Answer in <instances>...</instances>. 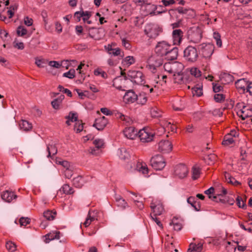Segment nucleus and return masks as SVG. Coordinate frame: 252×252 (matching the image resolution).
<instances>
[{
  "instance_id": "obj_32",
  "label": "nucleus",
  "mask_w": 252,
  "mask_h": 252,
  "mask_svg": "<svg viewBox=\"0 0 252 252\" xmlns=\"http://www.w3.org/2000/svg\"><path fill=\"white\" fill-rule=\"evenodd\" d=\"M118 155L121 159L125 160L129 157V153L124 148H120L118 151Z\"/></svg>"
},
{
  "instance_id": "obj_21",
  "label": "nucleus",
  "mask_w": 252,
  "mask_h": 252,
  "mask_svg": "<svg viewBox=\"0 0 252 252\" xmlns=\"http://www.w3.org/2000/svg\"><path fill=\"white\" fill-rule=\"evenodd\" d=\"M172 36L174 43L180 44L183 36V32L180 29L175 30L173 31Z\"/></svg>"
},
{
  "instance_id": "obj_55",
  "label": "nucleus",
  "mask_w": 252,
  "mask_h": 252,
  "mask_svg": "<svg viewBox=\"0 0 252 252\" xmlns=\"http://www.w3.org/2000/svg\"><path fill=\"white\" fill-rule=\"evenodd\" d=\"M236 204L239 208H244L246 205L241 197L238 196L236 198Z\"/></svg>"
},
{
  "instance_id": "obj_62",
  "label": "nucleus",
  "mask_w": 252,
  "mask_h": 252,
  "mask_svg": "<svg viewBox=\"0 0 252 252\" xmlns=\"http://www.w3.org/2000/svg\"><path fill=\"white\" fill-rule=\"evenodd\" d=\"M48 64L51 67H53L56 68H59L62 66V64L57 61H50L48 62Z\"/></svg>"
},
{
  "instance_id": "obj_41",
  "label": "nucleus",
  "mask_w": 252,
  "mask_h": 252,
  "mask_svg": "<svg viewBox=\"0 0 252 252\" xmlns=\"http://www.w3.org/2000/svg\"><path fill=\"white\" fill-rule=\"evenodd\" d=\"M200 168L196 166H193L192 169V178L193 180L198 179L200 175Z\"/></svg>"
},
{
  "instance_id": "obj_35",
  "label": "nucleus",
  "mask_w": 252,
  "mask_h": 252,
  "mask_svg": "<svg viewBox=\"0 0 252 252\" xmlns=\"http://www.w3.org/2000/svg\"><path fill=\"white\" fill-rule=\"evenodd\" d=\"M56 215V212L54 211L47 210L43 213L44 217L48 220H53Z\"/></svg>"
},
{
  "instance_id": "obj_18",
  "label": "nucleus",
  "mask_w": 252,
  "mask_h": 252,
  "mask_svg": "<svg viewBox=\"0 0 252 252\" xmlns=\"http://www.w3.org/2000/svg\"><path fill=\"white\" fill-rule=\"evenodd\" d=\"M124 134L126 138L134 139L137 134V131L134 127L130 126L125 129Z\"/></svg>"
},
{
  "instance_id": "obj_30",
  "label": "nucleus",
  "mask_w": 252,
  "mask_h": 252,
  "mask_svg": "<svg viewBox=\"0 0 252 252\" xmlns=\"http://www.w3.org/2000/svg\"><path fill=\"white\" fill-rule=\"evenodd\" d=\"M192 92L194 96L196 95L198 97L201 96L203 94L202 85L197 84L192 88Z\"/></svg>"
},
{
  "instance_id": "obj_60",
  "label": "nucleus",
  "mask_w": 252,
  "mask_h": 252,
  "mask_svg": "<svg viewBox=\"0 0 252 252\" xmlns=\"http://www.w3.org/2000/svg\"><path fill=\"white\" fill-rule=\"evenodd\" d=\"M232 78H234V77L231 74H229L226 72H221L219 75V79H231Z\"/></svg>"
},
{
  "instance_id": "obj_17",
  "label": "nucleus",
  "mask_w": 252,
  "mask_h": 252,
  "mask_svg": "<svg viewBox=\"0 0 252 252\" xmlns=\"http://www.w3.org/2000/svg\"><path fill=\"white\" fill-rule=\"evenodd\" d=\"M124 101L126 104L134 102L136 99V94L132 90L126 92L123 97Z\"/></svg>"
},
{
  "instance_id": "obj_54",
  "label": "nucleus",
  "mask_w": 252,
  "mask_h": 252,
  "mask_svg": "<svg viewBox=\"0 0 252 252\" xmlns=\"http://www.w3.org/2000/svg\"><path fill=\"white\" fill-rule=\"evenodd\" d=\"M57 162L62 165L65 170L71 168L70 163L66 160H57Z\"/></svg>"
},
{
  "instance_id": "obj_64",
  "label": "nucleus",
  "mask_w": 252,
  "mask_h": 252,
  "mask_svg": "<svg viewBox=\"0 0 252 252\" xmlns=\"http://www.w3.org/2000/svg\"><path fill=\"white\" fill-rule=\"evenodd\" d=\"M95 211H90L88 214V217L89 218V219L91 220V221L93 222L95 220H97L96 216H95Z\"/></svg>"
},
{
  "instance_id": "obj_16",
  "label": "nucleus",
  "mask_w": 252,
  "mask_h": 252,
  "mask_svg": "<svg viewBox=\"0 0 252 252\" xmlns=\"http://www.w3.org/2000/svg\"><path fill=\"white\" fill-rule=\"evenodd\" d=\"M178 56V48L177 47L171 48V47L164 58L167 61H174L177 59Z\"/></svg>"
},
{
  "instance_id": "obj_52",
  "label": "nucleus",
  "mask_w": 252,
  "mask_h": 252,
  "mask_svg": "<svg viewBox=\"0 0 252 252\" xmlns=\"http://www.w3.org/2000/svg\"><path fill=\"white\" fill-rule=\"evenodd\" d=\"M78 15H80V17L87 16V18H90V17L91 16V12L88 11H77L75 13V16H78Z\"/></svg>"
},
{
  "instance_id": "obj_57",
  "label": "nucleus",
  "mask_w": 252,
  "mask_h": 252,
  "mask_svg": "<svg viewBox=\"0 0 252 252\" xmlns=\"http://www.w3.org/2000/svg\"><path fill=\"white\" fill-rule=\"evenodd\" d=\"M121 10L126 11L125 14L126 15H130L131 13V6L129 4H125L122 7Z\"/></svg>"
},
{
  "instance_id": "obj_7",
  "label": "nucleus",
  "mask_w": 252,
  "mask_h": 252,
  "mask_svg": "<svg viewBox=\"0 0 252 252\" xmlns=\"http://www.w3.org/2000/svg\"><path fill=\"white\" fill-rule=\"evenodd\" d=\"M150 207L155 216L161 215L164 211L163 204L160 200H153Z\"/></svg>"
},
{
  "instance_id": "obj_10",
  "label": "nucleus",
  "mask_w": 252,
  "mask_h": 252,
  "mask_svg": "<svg viewBox=\"0 0 252 252\" xmlns=\"http://www.w3.org/2000/svg\"><path fill=\"white\" fill-rule=\"evenodd\" d=\"M227 190L222 187V191L221 193H218L217 195L219 198L220 201L224 204H228L230 205H233L235 203L234 198L232 196H225L223 195L226 194Z\"/></svg>"
},
{
  "instance_id": "obj_13",
  "label": "nucleus",
  "mask_w": 252,
  "mask_h": 252,
  "mask_svg": "<svg viewBox=\"0 0 252 252\" xmlns=\"http://www.w3.org/2000/svg\"><path fill=\"white\" fill-rule=\"evenodd\" d=\"M237 114L244 120L252 116V107L250 106H243V108L238 111Z\"/></svg>"
},
{
  "instance_id": "obj_42",
  "label": "nucleus",
  "mask_w": 252,
  "mask_h": 252,
  "mask_svg": "<svg viewBox=\"0 0 252 252\" xmlns=\"http://www.w3.org/2000/svg\"><path fill=\"white\" fill-rule=\"evenodd\" d=\"M6 249L9 252H13L16 250V246L14 243L12 241H8L5 245Z\"/></svg>"
},
{
  "instance_id": "obj_59",
  "label": "nucleus",
  "mask_w": 252,
  "mask_h": 252,
  "mask_svg": "<svg viewBox=\"0 0 252 252\" xmlns=\"http://www.w3.org/2000/svg\"><path fill=\"white\" fill-rule=\"evenodd\" d=\"M19 222L21 226H26L30 222V219L28 218L22 217L19 220Z\"/></svg>"
},
{
  "instance_id": "obj_58",
  "label": "nucleus",
  "mask_w": 252,
  "mask_h": 252,
  "mask_svg": "<svg viewBox=\"0 0 252 252\" xmlns=\"http://www.w3.org/2000/svg\"><path fill=\"white\" fill-rule=\"evenodd\" d=\"M17 9L16 5H12L9 7V9L7 11V15L9 16V18H11L13 16L14 13V11Z\"/></svg>"
},
{
  "instance_id": "obj_28",
  "label": "nucleus",
  "mask_w": 252,
  "mask_h": 252,
  "mask_svg": "<svg viewBox=\"0 0 252 252\" xmlns=\"http://www.w3.org/2000/svg\"><path fill=\"white\" fill-rule=\"evenodd\" d=\"M85 183L83 177L81 176H78L73 178L72 181L73 185L74 187L78 188H81Z\"/></svg>"
},
{
  "instance_id": "obj_39",
  "label": "nucleus",
  "mask_w": 252,
  "mask_h": 252,
  "mask_svg": "<svg viewBox=\"0 0 252 252\" xmlns=\"http://www.w3.org/2000/svg\"><path fill=\"white\" fill-rule=\"evenodd\" d=\"M135 63V59L133 56H127L123 61L122 63L124 65L129 66Z\"/></svg>"
},
{
  "instance_id": "obj_33",
  "label": "nucleus",
  "mask_w": 252,
  "mask_h": 252,
  "mask_svg": "<svg viewBox=\"0 0 252 252\" xmlns=\"http://www.w3.org/2000/svg\"><path fill=\"white\" fill-rule=\"evenodd\" d=\"M235 84L238 89H241L243 91H245L247 89V86L249 84L245 81V80H237Z\"/></svg>"
},
{
  "instance_id": "obj_11",
  "label": "nucleus",
  "mask_w": 252,
  "mask_h": 252,
  "mask_svg": "<svg viewBox=\"0 0 252 252\" xmlns=\"http://www.w3.org/2000/svg\"><path fill=\"white\" fill-rule=\"evenodd\" d=\"M202 37V32L200 29L196 28L190 32L189 38L191 42L196 43L200 41Z\"/></svg>"
},
{
  "instance_id": "obj_48",
  "label": "nucleus",
  "mask_w": 252,
  "mask_h": 252,
  "mask_svg": "<svg viewBox=\"0 0 252 252\" xmlns=\"http://www.w3.org/2000/svg\"><path fill=\"white\" fill-rule=\"evenodd\" d=\"M129 193L135 196V198H133L134 202H137L138 203L137 206L140 209H142L143 208V204L142 201L139 200L140 198H141V196L139 195L138 196L136 195V194L132 191H129Z\"/></svg>"
},
{
  "instance_id": "obj_29",
  "label": "nucleus",
  "mask_w": 252,
  "mask_h": 252,
  "mask_svg": "<svg viewBox=\"0 0 252 252\" xmlns=\"http://www.w3.org/2000/svg\"><path fill=\"white\" fill-rule=\"evenodd\" d=\"M20 127L24 131H30L32 129V124L26 120H22L19 124Z\"/></svg>"
},
{
  "instance_id": "obj_37",
  "label": "nucleus",
  "mask_w": 252,
  "mask_h": 252,
  "mask_svg": "<svg viewBox=\"0 0 252 252\" xmlns=\"http://www.w3.org/2000/svg\"><path fill=\"white\" fill-rule=\"evenodd\" d=\"M48 152L47 157H50L51 155H55L57 153V148L54 144H48L47 146Z\"/></svg>"
},
{
  "instance_id": "obj_2",
  "label": "nucleus",
  "mask_w": 252,
  "mask_h": 252,
  "mask_svg": "<svg viewBox=\"0 0 252 252\" xmlns=\"http://www.w3.org/2000/svg\"><path fill=\"white\" fill-rule=\"evenodd\" d=\"M199 52L193 46H189L184 51V58L189 63L195 62L198 58Z\"/></svg>"
},
{
  "instance_id": "obj_15",
  "label": "nucleus",
  "mask_w": 252,
  "mask_h": 252,
  "mask_svg": "<svg viewBox=\"0 0 252 252\" xmlns=\"http://www.w3.org/2000/svg\"><path fill=\"white\" fill-rule=\"evenodd\" d=\"M115 203L121 210H125L128 207L127 203L120 195L115 194L114 195Z\"/></svg>"
},
{
  "instance_id": "obj_23",
  "label": "nucleus",
  "mask_w": 252,
  "mask_h": 252,
  "mask_svg": "<svg viewBox=\"0 0 252 252\" xmlns=\"http://www.w3.org/2000/svg\"><path fill=\"white\" fill-rule=\"evenodd\" d=\"M136 169L139 172L142 173L146 177L148 173V168L145 163L138 162L136 165Z\"/></svg>"
},
{
  "instance_id": "obj_24",
  "label": "nucleus",
  "mask_w": 252,
  "mask_h": 252,
  "mask_svg": "<svg viewBox=\"0 0 252 252\" xmlns=\"http://www.w3.org/2000/svg\"><path fill=\"white\" fill-rule=\"evenodd\" d=\"M203 249V244L199 243L197 244H190L189 248L188 249V252H201Z\"/></svg>"
},
{
  "instance_id": "obj_40",
  "label": "nucleus",
  "mask_w": 252,
  "mask_h": 252,
  "mask_svg": "<svg viewBox=\"0 0 252 252\" xmlns=\"http://www.w3.org/2000/svg\"><path fill=\"white\" fill-rule=\"evenodd\" d=\"M214 188L213 187H211L207 190H205L204 193L206 194H207L209 195V198L212 200L214 201H217L218 197V196L217 195H212V194L214 193Z\"/></svg>"
},
{
  "instance_id": "obj_20",
  "label": "nucleus",
  "mask_w": 252,
  "mask_h": 252,
  "mask_svg": "<svg viewBox=\"0 0 252 252\" xmlns=\"http://www.w3.org/2000/svg\"><path fill=\"white\" fill-rule=\"evenodd\" d=\"M60 232L58 231H52L45 235V242L49 243L51 240L59 239L60 238Z\"/></svg>"
},
{
  "instance_id": "obj_51",
  "label": "nucleus",
  "mask_w": 252,
  "mask_h": 252,
  "mask_svg": "<svg viewBox=\"0 0 252 252\" xmlns=\"http://www.w3.org/2000/svg\"><path fill=\"white\" fill-rule=\"evenodd\" d=\"M75 70L74 69H70L68 71L63 74V77L73 79L75 77Z\"/></svg>"
},
{
  "instance_id": "obj_61",
  "label": "nucleus",
  "mask_w": 252,
  "mask_h": 252,
  "mask_svg": "<svg viewBox=\"0 0 252 252\" xmlns=\"http://www.w3.org/2000/svg\"><path fill=\"white\" fill-rule=\"evenodd\" d=\"M61 103V100L59 98H56L51 102V104L54 109H57L59 107V105Z\"/></svg>"
},
{
  "instance_id": "obj_36",
  "label": "nucleus",
  "mask_w": 252,
  "mask_h": 252,
  "mask_svg": "<svg viewBox=\"0 0 252 252\" xmlns=\"http://www.w3.org/2000/svg\"><path fill=\"white\" fill-rule=\"evenodd\" d=\"M128 75L131 79H141L143 73L140 71L132 70L129 71Z\"/></svg>"
},
{
  "instance_id": "obj_63",
  "label": "nucleus",
  "mask_w": 252,
  "mask_h": 252,
  "mask_svg": "<svg viewBox=\"0 0 252 252\" xmlns=\"http://www.w3.org/2000/svg\"><path fill=\"white\" fill-rule=\"evenodd\" d=\"M208 159L209 160L208 164H213L217 160V157L215 154H210L208 155Z\"/></svg>"
},
{
  "instance_id": "obj_4",
  "label": "nucleus",
  "mask_w": 252,
  "mask_h": 252,
  "mask_svg": "<svg viewBox=\"0 0 252 252\" xmlns=\"http://www.w3.org/2000/svg\"><path fill=\"white\" fill-rule=\"evenodd\" d=\"M171 45L166 42L163 41L158 42L155 47L156 54L159 57L164 58Z\"/></svg>"
},
{
  "instance_id": "obj_12",
  "label": "nucleus",
  "mask_w": 252,
  "mask_h": 252,
  "mask_svg": "<svg viewBox=\"0 0 252 252\" xmlns=\"http://www.w3.org/2000/svg\"><path fill=\"white\" fill-rule=\"evenodd\" d=\"M214 46L212 44L203 43L201 51L203 57L206 58L210 57L214 52Z\"/></svg>"
},
{
  "instance_id": "obj_45",
  "label": "nucleus",
  "mask_w": 252,
  "mask_h": 252,
  "mask_svg": "<svg viewBox=\"0 0 252 252\" xmlns=\"http://www.w3.org/2000/svg\"><path fill=\"white\" fill-rule=\"evenodd\" d=\"M48 61L45 59H35V63L36 65L40 68H43L46 66L47 64Z\"/></svg>"
},
{
  "instance_id": "obj_38",
  "label": "nucleus",
  "mask_w": 252,
  "mask_h": 252,
  "mask_svg": "<svg viewBox=\"0 0 252 252\" xmlns=\"http://www.w3.org/2000/svg\"><path fill=\"white\" fill-rule=\"evenodd\" d=\"M162 64V61L160 60H156L155 63L150 64L149 65V68L152 72L154 73L156 70V67L160 66Z\"/></svg>"
},
{
  "instance_id": "obj_31",
  "label": "nucleus",
  "mask_w": 252,
  "mask_h": 252,
  "mask_svg": "<svg viewBox=\"0 0 252 252\" xmlns=\"http://www.w3.org/2000/svg\"><path fill=\"white\" fill-rule=\"evenodd\" d=\"M145 8V10L146 11V14H155V11L157 9V7L155 5L151 3H146L143 6Z\"/></svg>"
},
{
  "instance_id": "obj_46",
  "label": "nucleus",
  "mask_w": 252,
  "mask_h": 252,
  "mask_svg": "<svg viewBox=\"0 0 252 252\" xmlns=\"http://www.w3.org/2000/svg\"><path fill=\"white\" fill-rule=\"evenodd\" d=\"M62 190L65 194H70L73 193V189L67 184H64L62 188Z\"/></svg>"
},
{
  "instance_id": "obj_3",
  "label": "nucleus",
  "mask_w": 252,
  "mask_h": 252,
  "mask_svg": "<svg viewBox=\"0 0 252 252\" xmlns=\"http://www.w3.org/2000/svg\"><path fill=\"white\" fill-rule=\"evenodd\" d=\"M138 137L143 143H148L152 141L155 136V133L149 128H143L138 133Z\"/></svg>"
},
{
  "instance_id": "obj_47",
  "label": "nucleus",
  "mask_w": 252,
  "mask_h": 252,
  "mask_svg": "<svg viewBox=\"0 0 252 252\" xmlns=\"http://www.w3.org/2000/svg\"><path fill=\"white\" fill-rule=\"evenodd\" d=\"M94 72V74L96 76H100L101 77L104 78L107 77V73L105 71L102 70V69L101 68H98L95 69Z\"/></svg>"
},
{
  "instance_id": "obj_34",
  "label": "nucleus",
  "mask_w": 252,
  "mask_h": 252,
  "mask_svg": "<svg viewBox=\"0 0 252 252\" xmlns=\"http://www.w3.org/2000/svg\"><path fill=\"white\" fill-rule=\"evenodd\" d=\"M234 142V138L231 134H226L224 136L222 144L224 146H229Z\"/></svg>"
},
{
  "instance_id": "obj_26",
  "label": "nucleus",
  "mask_w": 252,
  "mask_h": 252,
  "mask_svg": "<svg viewBox=\"0 0 252 252\" xmlns=\"http://www.w3.org/2000/svg\"><path fill=\"white\" fill-rule=\"evenodd\" d=\"M148 99L147 94L145 93H141L138 95L136 94V101L137 103L140 105H144L146 103Z\"/></svg>"
},
{
  "instance_id": "obj_5",
  "label": "nucleus",
  "mask_w": 252,
  "mask_h": 252,
  "mask_svg": "<svg viewBox=\"0 0 252 252\" xmlns=\"http://www.w3.org/2000/svg\"><path fill=\"white\" fill-rule=\"evenodd\" d=\"M151 164L155 170H160L165 167V161L162 156L157 155L152 157L151 159Z\"/></svg>"
},
{
  "instance_id": "obj_22",
  "label": "nucleus",
  "mask_w": 252,
  "mask_h": 252,
  "mask_svg": "<svg viewBox=\"0 0 252 252\" xmlns=\"http://www.w3.org/2000/svg\"><path fill=\"white\" fill-rule=\"evenodd\" d=\"M116 116L126 126L130 125L132 123V120L129 116L125 115L120 112H118L116 113Z\"/></svg>"
},
{
  "instance_id": "obj_6",
  "label": "nucleus",
  "mask_w": 252,
  "mask_h": 252,
  "mask_svg": "<svg viewBox=\"0 0 252 252\" xmlns=\"http://www.w3.org/2000/svg\"><path fill=\"white\" fill-rule=\"evenodd\" d=\"M188 172V168L185 164H179L175 167L174 174L178 178L183 179L187 177Z\"/></svg>"
},
{
  "instance_id": "obj_49",
  "label": "nucleus",
  "mask_w": 252,
  "mask_h": 252,
  "mask_svg": "<svg viewBox=\"0 0 252 252\" xmlns=\"http://www.w3.org/2000/svg\"><path fill=\"white\" fill-rule=\"evenodd\" d=\"M225 95L222 94H216L214 96V99L216 102L221 103L224 101Z\"/></svg>"
},
{
  "instance_id": "obj_56",
  "label": "nucleus",
  "mask_w": 252,
  "mask_h": 252,
  "mask_svg": "<svg viewBox=\"0 0 252 252\" xmlns=\"http://www.w3.org/2000/svg\"><path fill=\"white\" fill-rule=\"evenodd\" d=\"M213 89L215 93H218L223 89V87L219 83H213Z\"/></svg>"
},
{
  "instance_id": "obj_27",
  "label": "nucleus",
  "mask_w": 252,
  "mask_h": 252,
  "mask_svg": "<svg viewBox=\"0 0 252 252\" xmlns=\"http://www.w3.org/2000/svg\"><path fill=\"white\" fill-rule=\"evenodd\" d=\"M65 119H67V121H66V124L69 126L70 125V122H74L75 123L78 121V115L77 113L70 112H69L68 116H66L65 117Z\"/></svg>"
},
{
  "instance_id": "obj_8",
  "label": "nucleus",
  "mask_w": 252,
  "mask_h": 252,
  "mask_svg": "<svg viewBox=\"0 0 252 252\" xmlns=\"http://www.w3.org/2000/svg\"><path fill=\"white\" fill-rule=\"evenodd\" d=\"M172 143L168 140H161L158 144V150L162 153H168L172 150Z\"/></svg>"
},
{
  "instance_id": "obj_53",
  "label": "nucleus",
  "mask_w": 252,
  "mask_h": 252,
  "mask_svg": "<svg viewBox=\"0 0 252 252\" xmlns=\"http://www.w3.org/2000/svg\"><path fill=\"white\" fill-rule=\"evenodd\" d=\"M93 143L95 147L98 149L101 148L104 145V141L101 139H96L94 141Z\"/></svg>"
},
{
  "instance_id": "obj_14",
  "label": "nucleus",
  "mask_w": 252,
  "mask_h": 252,
  "mask_svg": "<svg viewBox=\"0 0 252 252\" xmlns=\"http://www.w3.org/2000/svg\"><path fill=\"white\" fill-rule=\"evenodd\" d=\"M107 123V119L104 116H102L95 119L93 126L98 130H101L106 126Z\"/></svg>"
},
{
  "instance_id": "obj_1",
  "label": "nucleus",
  "mask_w": 252,
  "mask_h": 252,
  "mask_svg": "<svg viewBox=\"0 0 252 252\" xmlns=\"http://www.w3.org/2000/svg\"><path fill=\"white\" fill-rule=\"evenodd\" d=\"M162 32V28L158 24H147L144 29V33L150 38L155 39Z\"/></svg>"
},
{
  "instance_id": "obj_50",
  "label": "nucleus",
  "mask_w": 252,
  "mask_h": 252,
  "mask_svg": "<svg viewBox=\"0 0 252 252\" xmlns=\"http://www.w3.org/2000/svg\"><path fill=\"white\" fill-rule=\"evenodd\" d=\"M213 37L216 41V44L218 47H220L222 46V42L220 39V35L219 32H215L213 34Z\"/></svg>"
},
{
  "instance_id": "obj_25",
  "label": "nucleus",
  "mask_w": 252,
  "mask_h": 252,
  "mask_svg": "<svg viewBox=\"0 0 252 252\" xmlns=\"http://www.w3.org/2000/svg\"><path fill=\"white\" fill-rule=\"evenodd\" d=\"M187 202L193 207L196 211L201 210V206L199 202H196V198L193 196H190L187 199Z\"/></svg>"
},
{
  "instance_id": "obj_44",
  "label": "nucleus",
  "mask_w": 252,
  "mask_h": 252,
  "mask_svg": "<svg viewBox=\"0 0 252 252\" xmlns=\"http://www.w3.org/2000/svg\"><path fill=\"white\" fill-rule=\"evenodd\" d=\"M17 34L19 36H24L27 33V30L23 26H19L16 30Z\"/></svg>"
},
{
  "instance_id": "obj_9",
  "label": "nucleus",
  "mask_w": 252,
  "mask_h": 252,
  "mask_svg": "<svg viewBox=\"0 0 252 252\" xmlns=\"http://www.w3.org/2000/svg\"><path fill=\"white\" fill-rule=\"evenodd\" d=\"M190 74L195 78L201 77L202 79H213L214 77L211 74H207L206 72L202 73L197 67H193L190 69Z\"/></svg>"
},
{
  "instance_id": "obj_19",
  "label": "nucleus",
  "mask_w": 252,
  "mask_h": 252,
  "mask_svg": "<svg viewBox=\"0 0 252 252\" xmlns=\"http://www.w3.org/2000/svg\"><path fill=\"white\" fill-rule=\"evenodd\" d=\"M17 195L11 191L5 190L1 194V197L4 201L7 202H11L13 199L17 198Z\"/></svg>"
},
{
  "instance_id": "obj_43",
  "label": "nucleus",
  "mask_w": 252,
  "mask_h": 252,
  "mask_svg": "<svg viewBox=\"0 0 252 252\" xmlns=\"http://www.w3.org/2000/svg\"><path fill=\"white\" fill-rule=\"evenodd\" d=\"M74 129L77 133H79L83 129V124L81 121L78 120L74 125Z\"/></svg>"
}]
</instances>
